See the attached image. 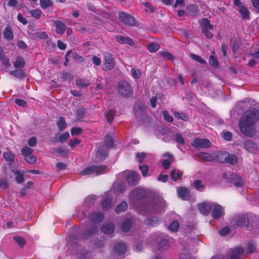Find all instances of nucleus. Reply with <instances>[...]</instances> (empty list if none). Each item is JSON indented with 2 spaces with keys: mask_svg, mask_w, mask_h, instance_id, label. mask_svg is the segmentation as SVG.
I'll use <instances>...</instances> for the list:
<instances>
[{
  "mask_svg": "<svg viewBox=\"0 0 259 259\" xmlns=\"http://www.w3.org/2000/svg\"><path fill=\"white\" fill-rule=\"evenodd\" d=\"M259 120V111L253 108L246 111L240 118L239 127L244 135L252 137L255 133L253 126Z\"/></svg>",
  "mask_w": 259,
  "mask_h": 259,
  "instance_id": "f257e3e1",
  "label": "nucleus"
},
{
  "mask_svg": "<svg viewBox=\"0 0 259 259\" xmlns=\"http://www.w3.org/2000/svg\"><path fill=\"white\" fill-rule=\"evenodd\" d=\"M165 205V201L161 198H157L153 201L147 203L144 206V212L148 214H157L159 212Z\"/></svg>",
  "mask_w": 259,
  "mask_h": 259,
  "instance_id": "f03ea898",
  "label": "nucleus"
},
{
  "mask_svg": "<svg viewBox=\"0 0 259 259\" xmlns=\"http://www.w3.org/2000/svg\"><path fill=\"white\" fill-rule=\"evenodd\" d=\"M117 90L119 94L125 98L129 97L133 93L131 85L125 81H121L118 83Z\"/></svg>",
  "mask_w": 259,
  "mask_h": 259,
  "instance_id": "7ed1b4c3",
  "label": "nucleus"
},
{
  "mask_svg": "<svg viewBox=\"0 0 259 259\" xmlns=\"http://www.w3.org/2000/svg\"><path fill=\"white\" fill-rule=\"evenodd\" d=\"M231 223L235 226L242 227H247L250 223L249 219L246 215H240L234 217L231 220Z\"/></svg>",
  "mask_w": 259,
  "mask_h": 259,
  "instance_id": "20e7f679",
  "label": "nucleus"
},
{
  "mask_svg": "<svg viewBox=\"0 0 259 259\" xmlns=\"http://www.w3.org/2000/svg\"><path fill=\"white\" fill-rule=\"evenodd\" d=\"M33 149L27 146L24 147L22 150V154L24 156L25 161L31 164H34L36 162V157L33 154Z\"/></svg>",
  "mask_w": 259,
  "mask_h": 259,
  "instance_id": "39448f33",
  "label": "nucleus"
},
{
  "mask_svg": "<svg viewBox=\"0 0 259 259\" xmlns=\"http://www.w3.org/2000/svg\"><path fill=\"white\" fill-rule=\"evenodd\" d=\"M201 25L202 26V32L205 35L206 38H211L212 37V33L211 30L213 29V25L210 23L207 18H203L201 20Z\"/></svg>",
  "mask_w": 259,
  "mask_h": 259,
  "instance_id": "423d86ee",
  "label": "nucleus"
},
{
  "mask_svg": "<svg viewBox=\"0 0 259 259\" xmlns=\"http://www.w3.org/2000/svg\"><path fill=\"white\" fill-rule=\"evenodd\" d=\"M119 19L124 24L130 26H134L136 24V21L135 18L124 12L119 13Z\"/></svg>",
  "mask_w": 259,
  "mask_h": 259,
  "instance_id": "0eeeda50",
  "label": "nucleus"
},
{
  "mask_svg": "<svg viewBox=\"0 0 259 259\" xmlns=\"http://www.w3.org/2000/svg\"><path fill=\"white\" fill-rule=\"evenodd\" d=\"M192 146L195 148H209L211 146L210 141L206 139H195L192 143Z\"/></svg>",
  "mask_w": 259,
  "mask_h": 259,
  "instance_id": "6e6552de",
  "label": "nucleus"
},
{
  "mask_svg": "<svg viewBox=\"0 0 259 259\" xmlns=\"http://www.w3.org/2000/svg\"><path fill=\"white\" fill-rule=\"evenodd\" d=\"M105 62L104 63V70L109 71L112 69L115 65V61L112 55L109 53H106L105 56Z\"/></svg>",
  "mask_w": 259,
  "mask_h": 259,
  "instance_id": "1a4fd4ad",
  "label": "nucleus"
},
{
  "mask_svg": "<svg viewBox=\"0 0 259 259\" xmlns=\"http://www.w3.org/2000/svg\"><path fill=\"white\" fill-rule=\"evenodd\" d=\"M146 191L143 189H136L131 193L132 200L141 199L147 197Z\"/></svg>",
  "mask_w": 259,
  "mask_h": 259,
  "instance_id": "9d476101",
  "label": "nucleus"
},
{
  "mask_svg": "<svg viewBox=\"0 0 259 259\" xmlns=\"http://www.w3.org/2000/svg\"><path fill=\"white\" fill-rule=\"evenodd\" d=\"M244 148L251 153L255 154L258 151L257 145L250 140H248L244 143Z\"/></svg>",
  "mask_w": 259,
  "mask_h": 259,
  "instance_id": "9b49d317",
  "label": "nucleus"
},
{
  "mask_svg": "<svg viewBox=\"0 0 259 259\" xmlns=\"http://www.w3.org/2000/svg\"><path fill=\"white\" fill-rule=\"evenodd\" d=\"M139 177V175L137 172L131 171L127 176L126 181L130 185L135 186L138 184Z\"/></svg>",
  "mask_w": 259,
  "mask_h": 259,
  "instance_id": "f8f14e48",
  "label": "nucleus"
},
{
  "mask_svg": "<svg viewBox=\"0 0 259 259\" xmlns=\"http://www.w3.org/2000/svg\"><path fill=\"white\" fill-rule=\"evenodd\" d=\"M213 204L211 203L203 202L199 204L198 208L201 213L207 215L210 211Z\"/></svg>",
  "mask_w": 259,
  "mask_h": 259,
  "instance_id": "ddd939ff",
  "label": "nucleus"
},
{
  "mask_svg": "<svg viewBox=\"0 0 259 259\" xmlns=\"http://www.w3.org/2000/svg\"><path fill=\"white\" fill-rule=\"evenodd\" d=\"M163 157H166L167 158L162 161V165L165 169H167L170 167L171 163L174 161V157L169 152H166L163 155Z\"/></svg>",
  "mask_w": 259,
  "mask_h": 259,
  "instance_id": "4468645a",
  "label": "nucleus"
},
{
  "mask_svg": "<svg viewBox=\"0 0 259 259\" xmlns=\"http://www.w3.org/2000/svg\"><path fill=\"white\" fill-rule=\"evenodd\" d=\"M214 208L212 209V215L214 219H219L224 214L223 207L220 204H213Z\"/></svg>",
  "mask_w": 259,
  "mask_h": 259,
  "instance_id": "2eb2a0df",
  "label": "nucleus"
},
{
  "mask_svg": "<svg viewBox=\"0 0 259 259\" xmlns=\"http://www.w3.org/2000/svg\"><path fill=\"white\" fill-rule=\"evenodd\" d=\"M244 249L241 247H237L232 250L229 259H242Z\"/></svg>",
  "mask_w": 259,
  "mask_h": 259,
  "instance_id": "dca6fc26",
  "label": "nucleus"
},
{
  "mask_svg": "<svg viewBox=\"0 0 259 259\" xmlns=\"http://www.w3.org/2000/svg\"><path fill=\"white\" fill-rule=\"evenodd\" d=\"M108 150L107 145H103L100 146L97 152V157L102 160L105 159L108 156Z\"/></svg>",
  "mask_w": 259,
  "mask_h": 259,
  "instance_id": "f3484780",
  "label": "nucleus"
},
{
  "mask_svg": "<svg viewBox=\"0 0 259 259\" xmlns=\"http://www.w3.org/2000/svg\"><path fill=\"white\" fill-rule=\"evenodd\" d=\"M229 156V153L227 152H218L214 153V160H217L221 163H226L227 157Z\"/></svg>",
  "mask_w": 259,
  "mask_h": 259,
  "instance_id": "a211bd4d",
  "label": "nucleus"
},
{
  "mask_svg": "<svg viewBox=\"0 0 259 259\" xmlns=\"http://www.w3.org/2000/svg\"><path fill=\"white\" fill-rule=\"evenodd\" d=\"M116 39L118 42L121 44H128L131 46L134 45L133 40L128 37H125L122 35H118L116 37Z\"/></svg>",
  "mask_w": 259,
  "mask_h": 259,
  "instance_id": "6ab92c4d",
  "label": "nucleus"
},
{
  "mask_svg": "<svg viewBox=\"0 0 259 259\" xmlns=\"http://www.w3.org/2000/svg\"><path fill=\"white\" fill-rule=\"evenodd\" d=\"M54 25L56 27V31L58 34H63L66 29V25L61 21H54Z\"/></svg>",
  "mask_w": 259,
  "mask_h": 259,
  "instance_id": "aec40b11",
  "label": "nucleus"
},
{
  "mask_svg": "<svg viewBox=\"0 0 259 259\" xmlns=\"http://www.w3.org/2000/svg\"><path fill=\"white\" fill-rule=\"evenodd\" d=\"M178 195L183 200H187L190 196V192L188 189L185 187L179 188L177 191Z\"/></svg>",
  "mask_w": 259,
  "mask_h": 259,
  "instance_id": "412c9836",
  "label": "nucleus"
},
{
  "mask_svg": "<svg viewBox=\"0 0 259 259\" xmlns=\"http://www.w3.org/2000/svg\"><path fill=\"white\" fill-rule=\"evenodd\" d=\"M4 37L8 40H11L14 38L13 30L10 25H7L3 32Z\"/></svg>",
  "mask_w": 259,
  "mask_h": 259,
  "instance_id": "4be33fe9",
  "label": "nucleus"
},
{
  "mask_svg": "<svg viewBox=\"0 0 259 259\" xmlns=\"http://www.w3.org/2000/svg\"><path fill=\"white\" fill-rule=\"evenodd\" d=\"M94 174L96 175H100L105 174L108 171V168L105 165H94Z\"/></svg>",
  "mask_w": 259,
  "mask_h": 259,
  "instance_id": "5701e85b",
  "label": "nucleus"
},
{
  "mask_svg": "<svg viewBox=\"0 0 259 259\" xmlns=\"http://www.w3.org/2000/svg\"><path fill=\"white\" fill-rule=\"evenodd\" d=\"M114 251L119 255L124 254L126 251V246L123 243H117L114 246Z\"/></svg>",
  "mask_w": 259,
  "mask_h": 259,
  "instance_id": "b1692460",
  "label": "nucleus"
},
{
  "mask_svg": "<svg viewBox=\"0 0 259 259\" xmlns=\"http://www.w3.org/2000/svg\"><path fill=\"white\" fill-rule=\"evenodd\" d=\"M114 229V225L113 223H108L102 227L101 231L105 234H110L113 233Z\"/></svg>",
  "mask_w": 259,
  "mask_h": 259,
  "instance_id": "393cba45",
  "label": "nucleus"
},
{
  "mask_svg": "<svg viewBox=\"0 0 259 259\" xmlns=\"http://www.w3.org/2000/svg\"><path fill=\"white\" fill-rule=\"evenodd\" d=\"M198 157L205 161H212L214 160V154L210 155V154L206 152H201L198 154Z\"/></svg>",
  "mask_w": 259,
  "mask_h": 259,
  "instance_id": "a878e982",
  "label": "nucleus"
},
{
  "mask_svg": "<svg viewBox=\"0 0 259 259\" xmlns=\"http://www.w3.org/2000/svg\"><path fill=\"white\" fill-rule=\"evenodd\" d=\"M90 220L95 223L101 222L103 219V215L98 212H93L90 215Z\"/></svg>",
  "mask_w": 259,
  "mask_h": 259,
  "instance_id": "bb28decb",
  "label": "nucleus"
},
{
  "mask_svg": "<svg viewBox=\"0 0 259 259\" xmlns=\"http://www.w3.org/2000/svg\"><path fill=\"white\" fill-rule=\"evenodd\" d=\"M170 176L171 179L177 181L178 180L181 179L182 173L181 174L179 169L174 168L170 171Z\"/></svg>",
  "mask_w": 259,
  "mask_h": 259,
  "instance_id": "cd10ccee",
  "label": "nucleus"
},
{
  "mask_svg": "<svg viewBox=\"0 0 259 259\" xmlns=\"http://www.w3.org/2000/svg\"><path fill=\"white\" fill-rule=\"evenodd\" d=\"M231 182L236 187H240L243 185L242 179L237 175L235 176L231 179Z\"/></svg>",
  "mask_w": 259,
  "mask_h": 259,
  "instance_id": "c85d7f7f",
  "label": "nucleus"
},
{
  "mask_svg": "<svg viewBox=\"0 0 259 259\" xmlns=\"http://www.w3.org/2000/svg\"><path fill=\"white\" fill-rule=\"evenodd\" d=\"M10 74L15 77L20 78V79H24L25 78V74L23 70L22 69H16L14 71H12L10 72Z\"/></svg>",
  "mask_w": 259,
  "mask_h": 259,
  "instance_id": "c756f323",
  "label": "nucleus"
},
{
  "mask_svg": "<svg viewBox=\"0 0 259 259\" xmlns=\"http://www.w3.org/2000/svg\"><path fill=\"white\" fill-rule=\"evenodd\" d=\"M241 17L243 19H248L249 18V12L245 6L240 7L238 9Z\"/></svg>",
  "mask_w": 259,
  "mask_h": 259,
  "instance_id": "7c9ffc66",
  "label": "nucleus"
},
{
  "mask_svg": "<svg viewBox=\"0 0 259 259\" xmlns=\"http://www.w3.org/2000/svg\"><path fill=\"white\" fill-rule=\"evenodd\" d=\"M24 60L20 56L17 57L16 61L14 63V66L16 68H23L25 65Z\"/></svg>",
  "mask_w": 259,
  "mask_h": 259,
  "instance_id": "2f4dec72",
  "label": "nucleus"
},
{
  "mask_svg": "<svg viewBox=\"0 0 259 259\" xmlns=\"http://www.w3.org/2000/svg\"><path fill=\"white\" fill-rule=\"evenodd\" d=\"M57 125L58 127L59 130L60 131H63L67 127V123L65 121V118L61 116L59 117V120L57 122Z\"/></svg>",
  "mask_w": 259,
  "mask_h": 259,
  "instance_id": "473e14b6",
  "label": "nucleus"
},
{
  "mask_svg": "<svg viewBox=\"0 0 259 259\" xmlns=\"http://www.w3.org/2000/svg\"><path fill=\"white\" fill-rule=\"evenodd\" d=\"M131 221L129 219L125 220L121 225V229L123 232H127L131 228Z\"/></svg>",
  "mask_w": 259,
  "mask_h": 259,
  "instance_id": "72a5a7b5",
  "label": "nucleus"
},
{
  "mask_svg": "<svg viewBox=\"0 0 259 259\" xmlns=\"http://www.w3.org/2000/svg\"><path fill=\"white\" fill-rule=\"evenodd\" d=\"M112 199L108 197L102 202V206L104 210H108L111 206Z\"/></svg>",
  "mask_w": 259,
  "mask_h": 259,
  "instance_id": "f704fd0d",
  "label": "nucleus"
},
{
  "mask_svg": "<svg viewBox=\"0 0 259 259\" xmlns=\"http://www.w3.org/2000/svg\"><path fill=\"white\" fill-rule=\"evenodd\" d=\"M127 208V204L126 201H122L120 204L118 205L115 208V211L117 213H120L124 211Z\"/></svg>",
  "mask_w": 259,
  "mask_h": 259,
  "instance_id": "c9c22d12",
  "label": "nucleus"
},
{
  "mask_svg": "<svg viewBox=\"0 0 259 259\" xmlns=\"http://www.w3.org/2000/svg\"><path fill=\"white\" fill-rule=\"evenodd\" d=\"M169 243L167 239H162L158 244V249L159 250H165L168 248Z\"/></svg>",
  "mask_w": 259,
  "mask_h": 259,
  "instance_id": "e433bc0d",
  "label": "nucleus"
},
{
  "mask_svg": "<svg viewBox=\"0 0 259 259\" xmlns=\"http://www.w3.org/2000/svg\"><path fill=\"white\" fill-rule=\"evenodd\" d=\"M147 48L150 52L154 53L159 49L160 47L158 44L153 42L147 45Z\"/></svg>",
  "mask_w": 259,
  "mask_h": 259,
  "instance_id": "4c0bfd02",
  "label": "nucleus"
},
{
  "mask_svg": "<svg viewBox=\"0 0 259 259\" xmlns=\"http://www.w3.org/2000/svg\"><path fill=\"white\" fill-rule=\"evenodd\" d=\"M94 165H91L88 166L84 169H83L81 172L80 174L82 176L89 175L91 174H94Z\"/></svg>",
  "mask_w": 259,
  "mask_h": 259,
  "instance_id": "58836bf2",
  "label": "nucleus"
},
{
  "mask_svg": "<svg viewBox=\"0 0 259 259\" xmlns=\"http://www.w3.org/2000/svg\"><path fill=\"white\" fill-rule=\"evenodd\" d=\"M40 7L43 9L53 7V3L51 0H40Z\"/></svg>",
  "mask_w": 259,
  "mask_h": 259,
  "instance_id": "ea45409f",
  "label": "nucleus"
},
{
  "mask_svg": "<svg viewBox=\"0 0 259 259\" xmlns=\"http://www.w3.org/2000/svg\"><path fill=\"white\" fill-rule=\"evenodd\" d=\"M115 115L114 111L112 109H110L105 113V117L109 123H112L114 119Z\"/></svg>",
  "mask_w": 259,
  "mask_h": 259,
  "instance_id": "a19ab883",
  "label": "nucleus"
},
{
  "mask_svg": "<svg viewBox=\"0 0 259 259\" xmlns=\"http://www.w3.org/2000/svg\"><path fill=\"white\" fill-rule=\"evenodd\" d=\"M159 222V219L157 217H152L146 219L145 223L147 225L154 226L157 224Z\"/></svg>",
  "mask_w": 259,
  "mask_h": 259,
  "instance_id": "79ce46f5",
  "label": "nucleus"
},
{
  "mask_svg": "<svg viewBox=\"0 0 259 259\" xmlns=\"http://www.w3.org/2000/svg\"><path fill=\"white\" fill-rule=\"evenodd\" d=\"M13 172L16 175V181L19 184L23 183L24 181L23 174L20 173L18 170H13Z\"/></svg>",
  "mask_w": 259,
  "mask_h": 259,
  "instance_id": "37998d69",
  "label": "nucleus"
},
{
  "mask_svg": "<svg viewBox=\"0 0 259 259\" xmlns=\"http://www.w3.org/2000/svg\"><path fill=\"white\" fill-rule=\"evenodd\" d=\"M179 226L180 225L178 221L177 220H174L169 225L168 229L172 232H176L178 230Z\"/></svg>",
  "mask_w": 259,
  "mask_h": 259,
  "instance_id": "c03bdc74",
  "label": "nucleus"
},
{
  "mask_svg": "<svg viewBox=\"0 0 259 259\" xmlns=\"http://www.w3.org/2000/svg\"><path fill=\"white\" fill-rule=\"evenodd\" d=\"M85 115V109L84 108H79L76 110L75 115L77 120L82 119Z\"/></svg>",
  "mask_w": 259,
  "mask_h": 259,
  "instance_id": "a18cd8bd",
  "label": "nucleus"
},
{
  "mask_svg": "<svg viewBox=\"0 0 259 259\" xmlns=\"http://www.w3.org/2000/svg\"><path fill=\"white\" fill-rule=\"evenodd\" d=\"M230 46L234 52H236L239 48L238 42L232 37L230 38Z\"/></svg>",
  "mask_w": 259,
  "mask_h": 259,
  "instance_id": "49530a36",
  "label": "nucleus"
},
{
  "mask_svg": "<svg viewBox=\"0 0 259 259\" xmlns=\"http://www.w3.org/2000/svg\"><path fill=\"white\" fill-rule=\"evenodd\" d=\"M76 84L79 87V88H84L88 87L89 84V81H86L82 79H78L76 80Z\"/></svg>",
  "mask_w": 259,
  "mask_h": 259,
  "instance_id": "de8ad7c7",
  "label": "nucleus"
},
{
  "mask_svg": "<svg viewBox=\"0 0 259 259\" xmlns=\"http://www.w3.org/2000/svg\"><path fill=\"white\" fill-rule=\"evenodd\" d=\"M174 115L176 117L180 118L184 121H187L188 120V117L185 113L175 112L174 113Z\"/></svg>",
  "mask_w": 259,
  "mask_h": 259,
  "instance_id": "09e8293b",
  "label": "nucleus"
},
{
  "mask_svg": "<svg viewBox=\"0 0 259 259\" xmlns=\"http://www.w3.org/2000/svg\"><path fill=\"white\" fill-rule=\"evenodd\" d=\"M237 157L235 155H230L229 154V156L227 157V161L226 163H229L231 164H236L237 162Z\"/></svg>",
  "mask_w": 259,
  "mask_h": 259,
  "instance_id": "8fccbe9b",
  "label": "nucleus"
},
{
  "mask_svg": "<svg viewBox=\"0 0 259 259\" xmlns=\"http://www.w3.org/2000/svg\"><path fill=\"white\" fill-rule=\"evenodd\" d=\"M3 156L7 161L10 162L14 161L15 158V155L11 152H5Z\"/></svg>",
  "mask_w": 259,
  "mask_h": 259,
  "instance_id": "3c124183",
  "label": "nucleus"
},
{
  "mask_svg": "<svg viewBox=\"0 0 259 259\" xmlns=\"http://www.w3.org/2000/svg\"><path fill=\"white\" fill-rule=\"evenodd\" d=\"M30 14L33 17L37 19H39L42 15L41 12L39 9H35L31 11Z\"/></svg>",
  "mask_w": 259,
  "mask_h": 259,
  "instance_id": "603ef678",
  "label": "nucleus"
},
{
  "mask_svg": "<svg viewBox=\"0 0 259 259\" xmlns=\"http://www.w3.org/2000/svg\"><path fill=\"white\" fill-rule=\"evenodd\" d=\"M162 115L164 119L167 122H172L173 121V117L170 115L167 110H164L162 111Z\"/></svg>",
  "mask_w": 259,
  "mask_h": 259,
  "instance_id": "864d4df0",
  "label": "nucleus"
},
{
  "mask_svg": "<svg viewBox=\"0 0 259 259\" xmlns=\"http://www.w3.org/2000/svg\"><path fill=\"white\" fill-rule=\"evenodd\" d=\"M193 186L198 190L203 189L205 187L204 185L202 184L201 181L200 180H195L193 182Z\"/></svg>",
  "mask_w": 259,
  "mask_h": 259,
  "instance_id": "5fc2aeb1",
  "label": "nucleus"
},
{
  "mask_svg": "<svg viewBox=\"0 0 259 259\" xmlns=\"http://www.w3.org/2000/svg\"><path fill=\"white\" fill-rule=\"evenodd\" d=\"M34 35L36 38L39 39H45L48 37V35L42 31L36 32L34 33Z\"/></svg>",
  "mask_w": 259,
  "mask_h": 259,
  "instance_id": "6e6d98bb",
  "label": "nucleus"
},
{
  "mask_svg": "<svg viewBox=\"0 0 259 259\" xmlns=\"http://www.w3.org/2000/svg\"><path fill=\"white\" fill-rule=\"evenodd\" d=\"M191 57L193 60H195L196 61L201 64H205L206 63V61L203 59L201 58L200 56L196 55L195 54H191Z\"/></svg>",
  "mask_w": 259,
  "mask_h": 259,
  "instance_id": "4d7b16f0",
  "label": "nucleus"
},
{
  "mask_svg": "<svg viewBox=\"0 0 259 259\" xmlns=\"http://www.w3.org/2000/svg\"><path fill=\"white\" fill-rule=\"evenodd\" d=\"M82 132V130L80 127H73L71 130V134L72 136L79 135Z\"/></svg>",
  "mask_w": 259,
  "mask_h": 259,
  "instance_id": "13d9d810",
  "label": "nucleus"
},
{
  "mask_svg": "<svg viewBox=\"0 0 259 259\" xmlns=\"http://www.w3.org/2000/svg\"><path fill=\"white\" fill-rule=\"evenodd\" d=\"M14 240L18 243L20 247H23L25 244V239L18 236L14 237Z\"/></svg>",
  "mask_w": 259,
  "mask_h": 259,
  "instance_id": "bf43d9fd",
  "label": "nucleus"
},
{
  "mask_svg": "<svg viewBox=\"0 0 259 259\" xmlns=\"http://www.w3.org/2000/svg\"><path fill=\"white\" fill-rule=\"evenodd\" d=\"M160 55L164 59H166L169 60H172L174 59L173 55L168 52H160Z\"/></svg>",
  "mask_w": 259,
  "mask_h": 259,
  "instance_id": "052dcab7",
  "label": "nucleus"
},
{
  "mask_svg": "<svg viewBox=\"0 0 259 259\" xmlns=\"http://www.w3.org/2000/svg\"><path fill=\"white\" fill-rule=\"evenodd\" d=\"M139 169L141 171L142 175L146 177L148 171V166L147 165H142L139 166Z\"/></svg>",
  "mask_w": 259,
  "mask_h": 259,
  "instance_id": "680f3d73",
  "label": "nucleus"
},
{
  "mask_svg": "<svg viewBox=\"0 0 259 259\" xmlns=\"http://www.w3.org/2000/svg\"><path fill=\"white\" fill-rule=\"evenodd\" d=\"M105 143L106 145L108 146H112L114 144L113 140L110 136H106L105 138Z\"/></svg>",
  "mask_w": 259,
  "mask_h": 259,
  "instance_id": "e2e57ef3",
  "label": "nucleus"
},
{
  "mask_svg": "<svg viewBox=\"0 0 259 259\" xmlns=\"http://www.w3.org/2000/svg\"><path fill=\"white\" fill-rule=\"evenodd\" d=\"M69 138V134L68 132H66L61 134L59 137V141L61 143H64Z\"/></svg>",
  "mask_w": 259,
  "mask_h": 259,
  "instance_id": "0e129e2a",
  "label": "nucleus"
},
{
  "mask_svg": "<svg viewBox=\"0 0 259 259\" xmlns=\"http://www.w3.org/2000/svg\"><path fill=\"white\" fill-rule=\"evenodd\" d=\"M132 73L135 78L138 79L141 77V72L139 69H132Z\"/></svg>",
  "mask_w": 259,
  "mask_h": 259,
  "instance_id": "69168bd1",
  "label": "nucleus"
},
{
  "mask_svg": "<svg viewBox=\"0 0 259 259\" xmlns=\"http://www.w3.org/2000/svg\"><path fill=\"white\" fill-rule=\"evenodd\" d=\"M209 64L214 67H217L218 65V62L216 58L213 56L211 55L210 56V59H209Z\"/></svg>",
  "mask_w": 259,
  "mask_h": 259,
  "instance_id": "338daca9",
  "label": "nucleus"
},
{
  "mask_svg": "<svg viewBox=\"0 0 259 259\" xmlns=\"http://www.w3.org/2000/svg\"><path fill=\"white\" fill-rule=\"evenodd\" d=\"M15 103L18 106H21L23 107H25L27 103L24 100L20 99H16L15 100Z\"/></svg>",
  "mask_w": 259,
  "mask_h": 259,
  "instance_id": "774afa93",
  "label": "nucleus"
}]
</instances>
